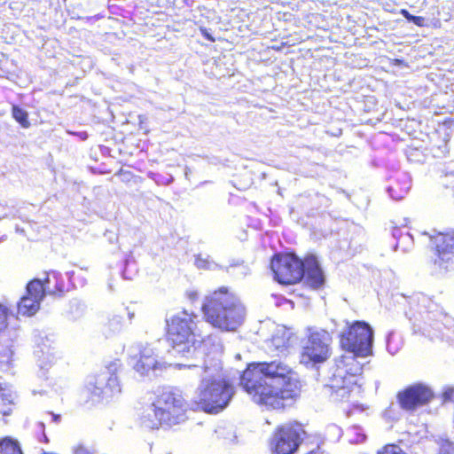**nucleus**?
<instances>
[{
  "mask_svg": "<svg viewBox=\"0 0 454 454\" xmlns=\"http://www.w3.org/2000/svg\"><path fill=\"white\" fill-rule=\"evenodd\" d=\"M64 289L61 274L55 270L49 272L43 281L38 278L31 280L26 286V294L18 302V313L27 317L34 316L46 294L60 295Z\"/></svg>",
  "mask_w": 454,
  "mask_h": 454,
  "instance_id": "7",
  "label": "nucleus"
},
{
  "mask_svg": "<svg viewBox=\"0 0 454 454\" xmlns=\"http://www.w3.org/2000/svg\"><path fill=\"white\" fill-rule=\"evenodd\" d=\"M410 304L411 309L409 312H406V316L411 322L414 321V324L421 320H429V315L433 312L432 309L435 307L430 298L423 294L412 295Z\"/></svg>",
  "mask_w": 454,
  "mask_h": 454,
  "instance_id": "17",
  "label": "nucleus"
},
{
  "mask_svg": "<svg viewBox=\"0 0 454 454\" xmlns=\"http://www.w3.org/2000/svg\"><path fill=\"white\" fill-rule=\"evenodd\" d=\"M437 454H454V443L447 439H439Z\"/></svg>",
  "mask_w": 454,
  "mask_h": 454,
  "instance_id": "30",
  "label": "nucleus"
},
{
  "mask_svg": "<svg viewBox=\"0 0 454 454\" xmlns=\"http://www.w3.org/2000/svg\"><path fill=\"white\" fill-rule=\"evenodd\" d=\"M308 454H329L321 446H317V449L312 450Z\"/></svg>",
  "mask_w": 454,
  "mask_h": 454,
  "instance_id": "39",
  "label": "nucleus"
},
{
  "mask_svg": "<svg viewBox=\"0 0 454 454\" xmlns=\"http://www.w3.org/2000/svg\"><path fill=\"white\" fill-rule=\"evenodd\" d=\"M40 427L43 429L44 428V424L43 423H40Z\"/></svg>",
  "mask_w": 454,
  "mask_h": 454,
  "instance_id": "48",
  "label": "nucleus"
},
{
  "mask_svg": "<svg viewBox=\"0 0 454 454\" xmlns=\"http://www.w3.org/2000/svg\"><path fill=\"white\" fill-rule=\"evenodd\" d=\"M275 279L283 285H292L305 278L308 286L318 289L325 284L324 272L315 255L302 261L295 254H277L270 262Z\"/></svg>",
  "mask_w": 454,
  "mask_h": 454,
  "instance_id": "5",
  "label": "nucleus"
},
{
  "mask_svg": "<svg viewBox=\"0 0 454 454\" xmlns=\"http://www.w3.org/2000/svg\"><path fill=\"white\" fill-rule=\"evenodd\" d=\"M393 237L396 239L395 250L400 248L403 252H409L413 247V237L410 232H403L400 228L393 230Z\"/></svg>",
  "mask_w": 454,
  "mask_h": 454,
  "instance_id": "22",
  "label": "nucleus"
},
{
  "mask_svg": "<svg viewBox=\"0 0 454 454\" xmlns=\"http://www.w3.org/2000/svg\"><path fill=\"white\" fill-rule=\"evenodd\" d=\"M202 311L206 321L222 332H236L247 317L239 297L224 286L206 296Z\"/></svg>",
  "mask_w": 454,
  "mask_h": 454,
  "instance_id": "4",
  "label": "nucleus"
},
{
  "mask_svg": "<svg viewBox=\"0 0 454 454\" xmlns=\"http://www.w3.org/2000/svg\"><path fill=\"white\" fill-rule=\"evenodd\" d=\"M35 354L38 358L39 366L43 368L53 363L56 357L53 335L39 332L35 336Z\"/></svg>",
  "mask_w": 454,
  "mask_h": 454,
  "instance_id": "16",
  "label": "nucleus"
},
{
  "mask_svg": "<svg viewBox=\"0 0 454 454\" xmlns=\"http://www.w3.org/2000/svg\"><path fill=\"white\" fill-rule=\"evenodd\" d=\"M12 114L13 118L24 128L29 126L28 114L26 110L18 106H12Z\"/></svg>",
  "mask_w": 454,
  "mask_h": 454,
  "instance_id": "27",
  "label": "nucleus"
},
{
  "mask_svg": "<svg viewBox=\"0 0 454 454\" xmlns=\"http://www.w3.org/2000/svg\"><path fill=\"white\" fill-rule=\"evenodd\" d=\"M414 149L411 148V147H409V149L406 151V153H407V157L409 160H411V157L413 156L411 151H413Z\"/></svg>",
  "mask_w": 454,
  "mask_h": 454,
  "instance_id": "41",
  "label": "nucleus"
},
{
  "mask_svg": "<svg viewBox=\"0 0 454 454\" xmlns=\"http://www.w3.org/2000/svg\"><path fill=\"white\" fill-rule=\"evenodd\" d=\"M197 294L196 293H193L192 294L190 295V298L192 300L196 297Z\"/></svg>",
  "mask_w": 454,
  "mask_h": 454,
  "instance_id": "46",
  "label": "nucleus"
},
{
  "mask_svg": "<svg viewBox=\"0 0 454 454\" xmlns=\"http://www.w3.org/2000/svg\"><path fill=\"white\" fill-rule=\"evenodd\" d=\"M400 13L409 22H411L419 27H424L426 25L424 17L412 15L406 9H402Z\"/></svg>",
  "mask_w": 454,
  "mask_h": 454,
  "instance_id": "31",
  "label": "nucleus"
},
{
  "mask_svg": "<svg viewBox=\"0 0 454 454\" xmlns=\"http://www.w3.org/2000/svg\"><path fill=\"white\" fill-rule=\"evenodd\" d=\"M0 454H23L19 442L12 437L0 440Z\"/></svg>",
  "mask_w": 454,
  "mask_h": 454,
  "instance_id": "23",
  "label": "nucleus"
},
{
  "mask_svg": "<svg viewBox=\"0 0 454 454\" xmlns=\"http://www.w3.org/2000/svg\"><path fill=\"white\" fill-rule=\"evenodd\" d=\"M12 403V395L5 393V390L0 386V414L8 416L11 413L10 404Z\"/></svg>",
  "mask_w": 454,
  "mask_h": 454,
  "instance_id": "26",
  "label": "nucleus"
},
{
  "mask_svg": "<svg viewBox=\"0 0 454 454\" xmlns=\"http://www.w3.org/2000/svg\"><path fill=\"white\" fill-rule=\"evenodd\" d=\"M454 396V387H447L442 393L444 402L451 401Z\"/></svg>",
  "mask_w": 454,
  "mask_h": 454,
  "instance_id": "37",
  "label": "nucleus"
},
{
  "mask_svg": "<svg viewBox=\"0 0 454 454\" xmlns=\"http://www.w3.org/2000/svg\"><path fill=\"white\" fill-rule=\"evenodd\" d=\"M121 365L120 360H114L98 374L90 377L82 390L83 395L92 403L109 401L119 395L121 387L117 372Z\"/></svg>",
  "mask_w": 454,
  "mask_h": 454,
  "instance_id": "8",
  "label": "nucleus"
},
{
  "mask_svg": "<svg viewBox=\"0 0 454 454\" xmlns=\"http://www.w3.org/2000/svg\"><path fill=\"white\" fill-rule=\"evenodd\" d=\"M109 289H110V290H113V286H112V285H111V284H109Z\"/></svg>",
  "mask_w": 454,
  "mask_h": 454,
  "instance_id": "50",
  "label": "nucleus"
},
{
  "mask_svg": "<svg viewBox=\"0 0 454 454\" xmlns=\"http://www.w3.org/2000/svg\"><path fill=\"white\" fill-rule=\"evenodd\" d=\"M86 310V306L83 302L77 299H74L70 301L68 314L73 320L81 318Z\"/></svg>",
  "mask_w": 454,
  "mask_h": 454,
  "instance_id": "25",
  "label": "nucleus"
},
{
  "mask_svg": "<svg viewBox=\"0 0 454 454\" xmlns=\"http://www.w3.org/2000/svg\"><path fill=\"white\" fill-rule=\"evenodd\" d=\"M367 356L347 351L338 362L337 368L326 386L340 401L348 400L351 393L358 387L356 376L363 372L365 363L362 360Z\"/></svg>",
  "mask_w": 454,
  "mask_h": 454,
  "instance_id": "6",
  "label": "nucleus"
},
{
  "mask_svg": "<svg viewBox=\"0 0 454 454\" xmlns=\"http://www.w3.org/2000/svg\"><path fill=\"white\" fill-rule=\"evenodd\" d=\"M376 454H406L400 446L396 444H387L377 451Z\"/></svg>",
  "mask_w": 454,
  "mask_h": 454,
  "instance_id": "32",
  "label": "nucleus"
},
{
  "mask_svg": "<svg viewBox=\"0 0 454 454\" xmlns=\"http://www.w3.org/2000/svg\"><path fill=\"white\" fill-rule=\"evenodd\" d=\"M156 408L164 416L166 427H170L186 420L188 403L184 400L180 390L170 387H164L156 395L153 400Z\"/></svg>",
  "mask_w": 454,
  "mask_h": 454,
  "instance_id": "10",
  "label": "nucleus"
},
{
  "mask_svg": "<svg viewBox=\"0 0 454 454\" xmlns=\"http://www.w3.org/2000/svg\"><path fill=\"white\" fill-rule=\"evenodd\" d=\"M204 35L206 36L207 39H208L209 41L211 42H215V39L207 33H204Z\"/></svg>",
  "mask_w": 454,
  "mask_h": 454,
  "instance_id": "44",
  "label": "nucleus"
},
{
  "mask_svg": "<svg viewBox=\"0 0 454 454\" xmlns=\"http://www.w3.org/2000/svg\"><path fill=\"white\" fill-rule=\"evenodd\" d=\"M236 358H237V359H240V355H239V354H237V355H236Z\"/></svg>",
  "mask_w": 454,
  "mask_h": 454,
  "instance_id": "49",
  "label": "nucleus"
},
{
  "mask_svg": "<svg viewBox=\"0 0 454 454\" xmlns=\"http://www.w3.org/2000/svg\"><path fill=\"white\" fill-rule=\"evenodd\" d=\"M51 415L52 420L54 422H58L59 420V415H55V414H51Z\"/></svg>",
  "mask_w": 454,
  "mask_h": 454,
  "instance_id": "43",
  "label": "nucleus"
},
{
  "mask_svg": "<svg viewBox=\"0 0 454 454\" xmlns=\"http://www.w3.org/2000/svg\"><path fill=\"white\" fill-rule=\"evenodd\" d=\"M331 333L320 327L309 326L306 329V338L302 340L301 363L307 367H316L325 363L332 354Z\"/></svg>",
  "mask_w": 454,
  "mask_h": 454,
  "instance_id": "9",
  "label": "nucleus"
},
{
  "mask_svg": "<svg viewBox=\"0 0 454 454\" xmlns=\"http://www.w3.org/2000/svg\"><path fill=\"white\" fill-rule=\"evenodd\" d=\"M373 331L369 324L356 321L340 335V346L346 351L360 356L372 354Z\"/></svg>",
  "mask_w": 454,
  "mask_h": 454,
  "instance_id": "12",
  "label": "nucleus"
},
{
  "mask_svg": "<svg viewBox=\"0 0 454 454\" xmlns=\"http://www.w3.org/2000/svg\"><path fill=\"white\" fill-rule=\"evenodd\" d=\"M434 157H442L449 152L448 144L444 143L432 149Z\"/></svg>",
  "mask_w": 454,
  "mask_h": 454,
  "instance_id": "36",
  "label": "nucleus"
},
{
  "mask_svg": "<svg viewBox=\"0 0 454 454\" xmlns=\"http://www.w3.org/2000/svg\"><path fill=\"white\" fill-rule=\"evenodd\" d=\"M129 363L141 376L155 375L166 368V362L151 344L134 343L128 348Z\"/></svg>",
  "mask_w": 454,
  "mask_h": 454,
  "instance_id": "11",
  "label": "nucleus"
},
{
  "mask_svg": "<svg viewBox=\"0 0 454 454\" xmlns=\"http://www.w3.org/2000/svg\"><path fill=\"white\" fill-rule=\"evenodd\" d=\"M12 360V351L8 347L0 346V369L7 371Z\"/></svg>",
  "mask_w": 454,
  "mask_h": 454,
  "instance_id": "28",
  "label": "nucleus"
},
{
  "mask_svg": "<svg viewBox=\"0 0 454 454\" xmlns=\"http://www.w3.org/2000/svg\"><path fill=\"white\" fill-rule=\"evenodd\" d=\"M221 355L207 354L202 365L196 364H177L179 369L185 367L196 371L201 381L196 392V403L199 408L209 413L223 411L230 403L233 394V387L221 374Z\"/></svg>",
  "mask_w": 454,
  "mask_h": 454,
  "instance_id": "3",
  "label": "nucleus"
},
{
  "mask_svg": "<svg viewBox=\"0 0 454 454\" xmlns=\"http://www.w3.org/2000/svg\"><path fill=\"white\" fill-rule=\"evenodd\" d=\"M304 433L299 423H289L279 427L271 441L273 454H294L297 450Z\"/></svg>",
  "mask_w": 454,
  "mask_h": 454,
  "instance_id": "13",
  "label": "nucleus"
},
{
  "mask_svg": "<svg viewBox=\"0 0 454 454\" xmlns=\"http://www.w3.org/2000/svg\"><path fill=\"white\" fill-rule=\"evenodd\" d=\"M79 137H80L82 140H85V139H87V137H88L87 133H86V132H80V133H79Z\"/></svg>",
  "mask_w": 454,
  "mask_h": 454,
  "instance_id": "42",
  "label": "nucleus"
},
{
  "mask_svg": "<svg viewBox=\"0 0 454 454\" xmlns=\"http://www.w3.org/2000/svg\"><path fill=\"white\" fill-rule=\"evenodd\" d=\"M133 317H134V313H130V312H129V319H132V318H133Z\"/></svg>",
  "mask_w": 454,
  "mask_h": 454,
  "instance_id": "47",
  "label": "nucleus"
},
{
  "mask_svg": "<svg viewBox=\"0 0 454 454\" xmlns=\"http://www.w3.org/2000/svg\"><path fill=\"white\" fill-rule=\"evenodd\" d=\"M120 145H125V144H117V143H114V146L115 148H108L107 146L106 145H100V150L102 153H109L110 155L114 158H115V153H119V154H121L122 153V148L120 147Z\"/></svg>",
  "mask_w": 454,
  "mask_h": 454,
  "instance_id": "34",
  "label": "nucleus"
},
{
  "mask_svg": "<svg viewBox=\"0 0 454 454\" xmlns=\"http://www.w3.org/2000/svg\"><path fill=\"white\" fill-rule=\"evenodd\" d=\"M396 397L403 410L413 411L417 408L427 404L433 399L434 392L427 384L418 382L398 392Z\"/></svg>",
  "mask_w": 454,
  "mask_h": 454,
  "instance_id": "14",
  "label": "nucleus"
},
{
  "mask_svg": "<svg viewBox=\"0 0 454 454\" xmlns=\"http://www.w3.org/2000/svg\"><path fill=\"white\" fill-rule=\"evenodd\" d=\"M123 329V318L118 315H113L102 327V333L106 338H112L119 334Z\"/></svg>",
  "mask_w": 454,
  "mask_h": 454,
  "instance_id": "21",
  "label": "nucleus"
},
{
  "mask_svg": "<svg viewBox=\"0 0 454 454\" xmlns=\"http://www.w3.org/2000/svg\"><path fill=\"white\" fill-rule=\"evenodd\" d=\"M395 338V334L394 333H389L387 336V349L391 355H395V353H397V351L400 348L399 344L394 345Z\"/></svg>",
  "mask_w": 454,
  "mask_h": 454,
  "instance_id": "33",
  "label": "nucleus"
},
{
  "mask_svg": "<svg viewBox=\"0 0 454 454\" xmlns=\"http://www.w3.org/2000/svg\"><path fill=\"white\" fill-rule=\"evenodd\" d=\"M411 177L407 173L402 172L397 175L395 184L387 188L390 198L394 200H400L405 197L411 189Z\"/></svg>",
  "mask_w": 454,
  "mask_h": 454,
  "instance_id": "19",
  "label": "nucleus"
},
{
  "mask_svg": "<svg viewBox=\"0 0 454 454\" xmlns=\"http://www.w3.org/2000/svg\"><path fill=\"white\" fill-rule=\"evenodd\" d=\"M197 317L193 313L182 310L166 319L168 339L174 355L194 360L203 359L207 354L221 355L223 346L217 335H208L206 339L196 336Z\"/></svg>",
  "mask_w": 454,
  "mask_h": 454,
  "instance_id": "2",
  "label": "nucleus"
},
{
  "mask_svg": "<svg viewBox=\"0 0 454 454\" xmlns=\"http://www.w3.org/2000/svg\"><path fill=\"white\" fill-rule=\"evenodd\" d=\"M74 454H93L89 449L85 448L82 445L78 446Z\"/></svg>",
  "mask_w": 454,
  "mask_h": 454,
  "instance_id": "38",
  "label": "nucleus"
},
{
  "mask_svg": "<svg viewBox=\"0 0 454 454\" xmlns=\"http://www.w3.org/2000/svg\"><path fill=\"white\" fill-rule=\"evenodd\" d=\"M433 232L424 234L428 235L430 241L435 245L438 258L435 259L434 264L440 269L449 270L454 267V232Z\"/></svg>",
  "mask_w": 454,
  "mask_h": 454,
  "instance_id": "15",
  "label": "nucleus"
},
{
  "mask_svg": "<svg viewBox=\"0 0 454 454\" xmlns=\"http://www.w3.org/2000/svg\"><path fill=\"white\" fill-rule=\"evenodd\" d=\"M225 270L227 273L237 277H245L250 272L248 265L245 264L243 261L230 263V265L225 268Z\"/></svg>",
  "mask_w": 454,
  "mask_h": 454,
  "instance_id": "24",
  "label": "nucleus"
},
{
  "mask_svg": "<svg viewBox=\"0 0 454 454\" xmlns=\"http://www.w3.org/2000/svg\"><path fill=\"white\" fill-rule=\"evenodd\" d=\"M366 436L364 434H358L357 438L355 440L356 442H364Z\"/></svg>",
  "mask_w": 454,
  "mask_h": 454,
  "instance_id": "40",
  "label": "nucleus"
},
{
  "mask_svg": "<svg viewBox=\"0 0 454 454\" xmlns=\"http://www.w3.org/2000/svg\"><path fill=\"white\" fill-rule=\"evenodd\" d=\"M290 335L291 333L286 329H278L267 343L268 350L284 354L290 345Z\"/></svg>",
  "mask_w": 454,
  "mask_h": 454,
  "instance_id": "20",
  "label": "nucleus"
},
{
  "mask_svg": "<svg viewBox=\"0 0 454 454\" xmlns=\"http://www.w3.org/2000/svg\"><path fill=\"white\" fill-rule=\"evenodd\" d=\"M163 419H165V418L160 411L156 408L154 401L145 407L139 415L140 426L146 429H156L160 426L166 427Z\"/></svg>",
  "mask_w": 454,
  "mask_h": 454,
  "instance_id": "18",
  "label": "nucleus"
},
{
  "mask_svg": "<svg viewBox=\"0 0 454 454\" xmlns=\"http://www.w3.org/2000/svg\"><path fill=\"white\" fill-rule=\"evenodd\" d=\"M55 283H56V280L53 278H51V282L50 283L51 288H52V289L55 288Z\"/></svg>",
  "mask_w": 454,
  "mask_h": 454,
  "instance_id": "45",
  "label": "nucleus"
},
{
  "mask_svg": "<svg viewBox=\"0 0 454 454\" xmlns=\"http://www.w3.org/2000/svg\"><path fill=\"white\" fill-rule=\"evenodd\" d=\"M240 387L255 403L281 409L299 395L291 368L280 360L253 363L240 376Z\"/></svg>",
  "mask_w": 454,
  "mask_h": 454,
  "instance_id": "1",
  "label": "nucleus"
},
{
  "mask_svg": "<svg viewBox=\"0 0 454 454\" xmlns=\"http://www.w3.org/2000/svg\"><path fill=\"white\" fill-rule=\"evenodd\" d=\"M195 264L200 269L209 270H215L221 269V266L216 262L210 261L209 257H202L200 254L196 257Z\"/></svg>",
  "mask_w": 454,
  "mask_h": 454,
  "instance_id": "29",
  "label": "nucleus"
},
{
  "mask_svg": "<svg viewBox=\"0 0 454 454\" xmlns=\"http://www.w3.org/2000/svg\"><path fill=\"white\" fill-rule=\"evenodd\" d=\"M8 309L0 304V332L7 327Z\"/></svg>",
  "mask_w": 454,
  "mask_h": 454,
  "instance_id": "35",
  "label": "nucleus"
}]
</instances>
